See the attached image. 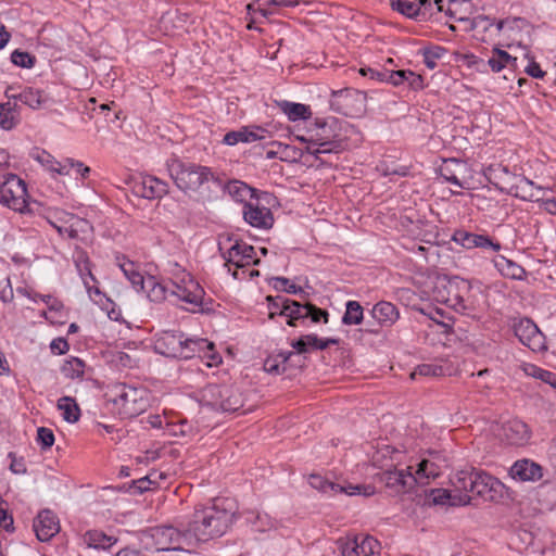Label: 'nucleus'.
Returning a JSON list of instances; mask_svg holds the SVG:
<instances>
[{
	"mask_svg": "<svg viewBox=\"0 0 556 556\" xmlns=\"http://www.w3.org/2000/svg\"><path fill=\"white\" fill-rule=\"evenodd\" d=\"M405 83L408 84V86L414 90L422 89L424 87V80L422 77L418 74H415L412 71H407V78Z\"/></svg>",
	"mask_w": 556,
	"mask_h": 556,
	"instance_id": "nucleus-64",
	"label": "nucleus"
},
{
	"mask_svg": "<svg viewBox=\"0 0 556 556\" xmlns=\"http://www.w3.org/2000/svg\"><path fill=\"white\" fill-rule=\"evenodd\" d=\"M454 240L466 249L483 248L500 251L501 244L493 242L488 236L476 235L466 231H457L454 235Z\"/></svg>",
	"mask_w": 556,
	"mask_h": 556,
	"instance_id": "nucleus-25",
	"label": "nucleus"
},
{
	"mask_svg": "<svg viewBox=\"0 0 556 556\" xmlns=\"http://www.w3.org/2000/svg\"><path fill=\"white\" fill-rule=\"evenodd\" d=\"M337 543L343 556H371L379 548L377 540L364 534L341 538Z\"/></svg>",
	"mask_w": 556,
	"mask_h": 556,
	"instance_id": "nucleus-12",
	"label": "nucleus"
},
{
	"mask_svg": "<svg viewBox=\"0 0 556 556\" xmlns=\"http://www.w3.org/2000/svg\"><path fill=\"white\" fill-rule=\"evenodd\" d=\"M331 105L336 106V110L344 115H350V104L353 100L359 97V94L351 89L333 90L331 92Z\"/></svg>",
	"mask_w": 556,
	"mask_h": 556,
	"instance_id": "nucleus-34",
	"label": "nucleus"
},
{
	"mask_svg": "<svg viewBox=\"0 0 556 556\" xmlns=\"http://www.w3.org/2000/svg\"><path fill=\"white\" fill-rule=\"evenodd\" d=\"M36 536L39 541L46 542L60 531V523L51 510H42L34 520L33 525Z\"/></svg>",
	"mask_w": 556,
	"mask_h": 556,
	"instance_id": "nucleus-20",
	"label": "nucleus"
},
{
	"mask_svg": "<svg viewBox=\"0 0 556 556\" xmlns=\"http://www.w3.org/2000/svg\"><path fill=\"white\" fill-rule=\"evenodd\" d=\"M496 30L511 40L522 41V30L530 31V25L522 18H507L496 23Z\"/></svg>",
	"mask_w": 556,
	"mask_h": 556,
	"instance_id": "nucleus-28",
	"label": "nucleus"
},
{
	"mask_svg": "<svg viewBox=\"0 0 556 556\" xmlns=\"http://www.w3.org/2000/svg\"><path fill=\"white\" fill-rule=\"evenodd\" d=\"M477 470L472 469L470 471H459L454 480V485L458 491H463V494L469 495L473 485V478L476 477ZM458 494H462L459 492Z\"/></svg>",
	"mask_w": 556,
	"mask_h": 556,
	"instance_id": "nucleus-45",
	"label": "nucleus"
},
{
	"mask_svg": "<svg viewBox=\"0 0 556 556\" xmlns=\"http://www.w3.org/2000/svg\"><path fill=\"white\" fill-rule=\"evenodd\" d=\"M233 513L225 506V502L214 500L210 505L199 504L187 525L190 539L207 542L222 536L232 522Z\"/></svg>",
	"mask_w": 556,
	"mask_h": 556,
	"instance_id": "nucleus-1",
	"label": "nucleus"
},
{
	"mask_svg": "<svg viewBox=\"0 0 556 556\" xmlns=\"http://www.w3.org/2000/svg\"><path fill=\"white\" fill-rule=\"evenodd\" d=\"M267 302H268V308H269V315L268 317L270 319H274L277 315L279 316V311L282 309L283 306L287 305V303H285V301H288L287 298H282V296H271V295H268L266 298Z\"/></svg>",
	"mask_w": 556,
	"mask_h": 556,
	"instance_id": "nucleus-56",
	"label": "nucleus"
},
{
	"mask_svg": "<svg viewBox=\"0 0 556 556\" xmlns=\"http://www.w3.org/2000/svg\"><path fill=\"white\" fill-rule=\"evenodd\" d=\"M11 61L13 64L24 67L30 68L35 64V58L31 56L28 52L14 50L11 54Z\"/></svg>",
	"mask_w": 556,
	"mask_h": 556,
	"instance_id": "nucleus-52",
	"label": "nucleus"
},
{
	"mask_svg": "<svg viewBox=\"0 0 556 556\" xmlns=\"http://www.w3.org/2000/svg\"><path fill=\"white\" fill-rule=\"evenodd\" d=\"M270 132L261 126H243L238 130H232L224 136V143L235 146L239 142L251 143L260 140H266Z\"/></svg>",
	"mask_w": 556,
	"mask_h": 556,
	"instance_id": "nucleus-18",
	"label": "nucleus"
},
{
	"mask_svg": "<svg viewBox=\"0 0 556 556\" xmlns=\"http://www.w3.org/2000/svg\"><path fill=\"white\" fill-rule=\"evenodd\" d=\"M174 266L177 271L172 273L170 296H175L179 301L192 306V311H194L195 307H202L205 295L204 289L191 274L179 269L178 264Z\"/></svg>",
	"mask_w": 556,
	"mask_h": 556,
	"instance_id": "nucleus-5",
	"label": "nucleus"
},
{
	"mask_svg": "<svg viewBox=\"0 0 556 556\" xmlns=\"http://www.w3.org/2000/svg\"><path fill=\"white\" fill-rule=\"evenodd\" d=\"M511 191H514L515 197L532 202H540L545 194L543 188L535 186L533 181L526 177H519L517 182L511 186Z\"/></svg>",
	"mask_w": 556,
	"mask_h": 556,
	"instance_id": "nucleus-26",
	"label": "nucleus"
},
{
	"mask_svg": "<svg viewBox=\"0 0 556 556\" xmlns=\"http://www.w3.org/2000/svg\"><path fill=\"white\" fill-rule=\"evenodd\" d=\"M43 303H46L48 305V308H49V313H54V314H59L60 316L62 315V312H63V308H64V305L63 303L53 298L52 295H37Z\"/></svg>",
	"mask_w": 556,
	"mask_h": 556,
	"instance_id": "nucleus-59",
	"label": "nucleus"
},
{
	"mask_svg": "<svg viewBox=\"0 0 556 556\" xmlns=\"http://www.w3.org/2000/svg\"><path fill=\"white\" fill-rule=\"evenodd\" d=\"M427 503L432 505L465 506L470 504L471 496L455 494L446 489H431L426 491Z\"/></svg>",
	"mask_w": 556,
	"mask_h": 556,
	"instance_id": "nucleus-22",
	"label": "nucleus"
},
{
	"mask_svg": "<svg viewBox=\"0 0 556 556\" xmlns=\"http://www.w3.org/2000/svg\"><path fill=\"white\" fill-rule=\"evenodd\" d=\"M317 342V336L312 333L293 341L291 345L298 353L302 354L308 352L311 349L314 350V344Z\"/></svg>",
	"mask_w": 556,
	"mask_h": 556,
	"instance_id": "nucleus-51",
	"label": "nucleus"
},
{
	"mask_svg": "<svg viewBox=\"0 0 556 556\" xmlns=\"http://www.w3.org/2000/svg\"><path fill=\"white\" fill-rule=\"evenodd\" d=\"M285 303H287V305L279 311V316H286L289 326H295L296 320L308 318L311 308H307V304L302 305L290 299L285 301Z\"/></svg>",
	"mask_w": 556,
	"mask_h": 556,
	"instance_id": "nucleus-30",
	"label": "nucleus"
},
{
	"mask_svg": "<svg viewBox=\"0 0 556 556\" xmlns=\"http://www.w3.org/2000/svg\"><path fill=\"white\" fill-rule=\"evenodd\" d=\"M378 479L393 495L407 493L417 483L410 467L384 470L378 475Z\"/></svg>",
	"mask_w": 556,
	"mask_h": 556,
	"instance_id": "nucleus-11",
	"label": "nucleus"
},
{
	"mask_svg": "<svg viewBox=\"0 0 556 556\" xmlns=\"http://www.w3.org/2000/svg\"><path fill=\"white\" fill-rule=\"evenodd\" d=\"M525 72L533 78H543L546 74L541 70L540 64L536 63L533 59H531L529 64L525 67Z\"/></svg>",
	"mask_w": 556,
	"mask_h": 556,
	"instance_id": "nucleus-62",
	"label": "nucleus"
},
{
	"mask_svg": "<svg viewBox=\"0 0 556 556\" xmlns=\"http://www.w3.org/2000/svg\"><path fill=\"white\" fill-rule=\"evenodd\" d=\"M119 268L124 273L125 277L134 286V288H136L138 291L146 288L147 279H144L142 274L138 270V266L134 262L125 260L119 263Z\"/></svg>",
	"mask_w": 556,
	"mask_h": 556,
	"instance_id": "nucleus-39",
	"label": "nucleus"
},
{
	"mask_svg": "<svg viewBox=\"0 0 556 556\" xmlns=\"http://www.w3.org/2000/svg\"><path fill=\"white\" fill-rule=\"evenodd\" d=\"M229 194L239 202H252L255 199V189L251 188L242 181H231L227 186Z\"/></svg>",
	"mask_w": 556,
	"mask_h": 556,
	"instance_id": "nucleus-38",
	"label": "nucleus"
},
{
	"mask_svg": "<svg viewBox=\"0 0 556 556\" xmlns=\"http://www.w3.org/2000/svg\"><path fill=\"white\" fill-rule=\"evenodd\" d=\"M441 475V466L431 459H424L419 463L414 477L419 484H426L430 479Z\"/></svg>",
	"mask_w": 556,
	"mask_h": 556,
	"instance_id": "nucleus-35",
	"label": "nucleus"
},
{
	"mask_svg": "<svg viewBox=\"0 0 556 556\" xmlns=\"http://www.w3.org/2000/svg\"><path fill=\"white\" fill-rule=\"evenodd\" d=\"M18 100L33 110H39L50 101V98L45 91L29 87L18 93Z\"/></svg>",
	"mask_w": 556,
	"mask_h": 556,
	"instance_id": "nucleus-31",
	"label": "nucleus"
},
{
	"mask_svg": "<svg viewBox=\"0 0 556 556\" xmlns=\"http://www.w3.org/2000/svg\"><path fill=\"white\" fill-rule=\"evenodd\" d=\"M138 192L146 199H161L168 193L167 182L154 176H144L137 185Z\"/></svg>",
	"mask_w": 556,
	"mask_h": 556,
	"instance_id": "nucleus-24",
	"label": "nucleus"
},
{
	"mask_svg": "<svg viewBox=\"0 0 556 556\" xmlns=\"http://www.w3.org/2000/svg\"><path fill=\"white\" fill-rule=\"evenodd\" d=\"M18 122V112L16 104L10 101L0 103V127L4 130H11Z\"/></svg>",
	"mask_w": 556,
	"mask_h": 556,
	"instance_id": "nucleus-40",
	"label": "nucleus"
},
{
	"mask_svg": "<svg viewBox=\"0 0 556 556\" xmlns=\"http://www.w3.org/2000/svg\"><path fill=\"white\" fill-rule=\"evenodd\" d=\"M308 482L312 488L319 490L326 494L344 493L348 495L363 494L365 496H370L375 493V488L371 485H341L339 483L330 482L319 475H311L308 478Z\"/></svg>",
	"mask_w": 556,
	"mask_h": 556,
	"instance_id": "nucleus-13",
	"label": "nucleus"
},
{
	"mask_svg": "<svg viewBox=\"0 0 556 556\" xmlns=\"http://www.w3.org/2000/svg\"><path fill=\"white\" fill-rule=\"evenodd\" d=\"M493 26L496 27V23L485 15H478L470 21V28L476 33H479L480 30L486 31Z\"/></svg>",
	"mask_w": 556,
	"mask_h": 556,
	"instance_id": "nucleus-54",
	"label": "nucleus"
},
{
	"mask_svg": "<svg viewBox=\"0 0 556 556\" xmlns=\"http://www.w3.org/2000/svg\"><path fill=\"white\" fill-rule=\"evenodd\" d=\"M152 538L157 549H179L182 542L190 540L187 528L180 531L172 526H162L152 529Z\"/></svg>",
	"mask_w": 556,
	"mask_h": 556,
	"instance_id": "nucleus-14",
	"label": "nucleus"
},
{
	"mask_svg": "<svg viewBox=\"0 0 556 556\" xmlns=\"http://www.w3.org/2000/svg\"><path fill=\"white\" fill-rule=\"evenodd\" d=\"M37 442L42 450H48L54 444L53 431L46 427H39L37 430Z\"/></svg>",
	"mask_w": 556,
	"mask_h": 556,
	"instance_id": "nucleus-53",
	"label": "nucleus"
},
{
	"mask_svg": "<svg viewBox=\"0 0 556 556\" xmlns=\"http://www.w3.org/2000/svg\"><path fill=\"white\" fill-rule=\"evenodd\" d=\"M244 220L255 228L269 229L274 225V216L269 208L260 206L257 199L255 202H247L243 206Z\"/></svg>",
	"mask_w": 556,
	"mask_h": 556,
	"instance_id": "nucleus-17",
	"label": "nucleus"
},
{
	"mask_svg": "<svg viewBox=\"0 0 556 556\" xmlns=\"http://www.w3.org/2000/svg\"><path fill=\"white\" fill-rule=\"evenodd\" d=\"M511 328L519 341L533 352H543L546 350L545 337L531 319H514Z\"/></svg>",
	"mask_w": 556,
	"mask_h": 556,
	"instance_id": "nucleus-10",
	"label": "nucleus"
},
{
	"mask_svg": "<svg viewBox=\"0 0 556 556\" xmlns=\"http://www.w3.org/2000/svg\"><path fill=\"white\" fill-rule=\"evenodd\" d=\"M83 539H84V543L88 547H92V548L105 549V548L111 547L115 543V540L112 536H108L105 533L98 531V530L87 531L84 534Z\"/></svg>",
	"mask_w": 556,
	"mask_h": 556,
	"instance_id": "nucleus-41",
	"label": "nucleus"
},
{
	"mask_svg": "<svg viewBox=\"0 0 556 556\" xmlns=\"http://www.w3.org/2000/svg\"><path fill=\"white\" fill-rule=\"evenodd\" d=\"M417 375L425 377H440L444 375V369L442 366L437 364H421L418 365L410 374V378L415 379Z\"/></svg>",
	"mask_w": 556,
	"mask_h": 556,
	"instance_id": "nucleus-48",
	"label": "nucleus"
},
{
	"mask_svg": "<svg viewBox=\"0 0 556 556\" xmlns=\"http://www.w3.org/2000/svg\"><path fill=\"white\" fill-rule=\"evenodd\" d=\"M363 307L357 301H349L346 309L342 317L344 325H359L363 320Z\"/></svg>",
	"mask_w": 556,
	"mask_h": 556,
	"instance_id": "nucleus-44",
	"label": "nucleus"
},
{
	"mask_svg": "<svg viewBox=\"0 0 556 556\" xmlns=\"http://www.w3.org/2000/svg\"><path fill=\"white\" fill-rule=\"evenodd\" d=\"M290 355H292L291 352L288 353L287 355L280 354V356L282 357L281 364H278L276 359H271V358L266 359L264 363L265 370L270 374H280V372L285 371V369H286L285 364L288 361Z\"/></svg>",
	"mask_w": 556,
	"mask_h": 556,
	"instance_id": "nucleus-57",
	"label": "nucleus"
},
{
	"mask_svg": "<svg viewBox=\"0 0 556 556\" xmlns=\"http://www.w3.org/2000/svg\"><path fill=\"white\" fill-rule=\"evenodd\" d=\"M407 78V71H384L377 73V80L388 81L393 86H400L405 83Z\"/></svg>",
	"mask_w": 556,
	"mask_h": 556,
	"instance_id": "nucleus-49",
	"label": "nucleus"
},
{
	"mask_svg": "<svg viewBox=\"0 0 556 556\" xmlns=\"http://www.w3.org/2000/svg\"><path fill=\"white\" fill-rule=\"evenodd\" d=\"M148 298L152 302H163L170 295V283L157 281L154 277H148L146 281Z\"/></svg>",
	"mask_w": 556,
	"mask_h": 556,
	"instance_id": "nucleus-36",
	"label": "nucleus"
},
{
	"mask_svg": "<svg viewBox=\"0 0 556 556\" xmlns=\"http://www.w3.org/2000/svg\"><path fill=\"white\" fill-rule=\"evenodd\" d=\"M203 401L215 409L237 412L243 406L242 393L230 386L208 384L202 392Z\"/></svg>",
	"mask_w": 556,
	"mask_h": 556,
	"instance_id": "nucleus-9",
	"label": "nucleus"
},
{
	"mask_svg": "<svg viewBox=\"0 0 556 556\" xmlns=\"http://www.w3.org/2000/svg\"><path fill=\"white\" fill-rule=\"evenodd\" d=\"M509 475L515 480L534 482L543 477V469L538 463L525 458L517 460L510 467Z\"/></svg>",
	"mask_w": 556,
	"mask_h": 556,
	"instance_id": "nucleus-21",
	"label": "nucleus"
},
{
	"mask_svg": "<svg viewBox=\"0 0 556 556\" xmlns=\"http://www.w3.org/2000/svg\"><path fill=\"white\" fill-rule=\"evenodd\" d=\"M84 367L85 365L83 361L79 358H72L63 364L61 370L65 377L74 379L84 375Z\"/></svg>",
	"mask_w": 556,
	"mask_h": 556,
	"instance_id": "nucleus-47",
	"label": "nucleus"
},
{
	"mask_svg": "<svg viewBox=\"0 0 556 556\" xmlns=\"http://www.w3.org/2000/svg\"><path fill=\"white\" fill-rule=\"evenodd\" d=\"M255 250L252 245L236 240L223 254L226 265H233L236 268H243L250 265H258L260 260L255 258Z\"/></svg>",
	"mask_w": 556,
	"mask_h": 556,
	"instance_id": "nucleus-15",
	"label": "nucleus"
},
{
	"mask_svg": "<svg viewBox=\"0 0 556 556\" xmlns=\"http://www.w3.org/2000/svg\"><path fill=\"white\" fill-rule=\"evenodd\" d=\"M0 203L15 212L25 213L28 204L24 180L15 174L0 176Z\"/></svg>",
	"mask_w": 556,
	"mask_h": 556,
	"instance_id": "nucleus-8",
	"label": "nucleus"
},
{
	"mask_svg": "<svg viewBox=\"0 0 556 556\" xmlns=\"http://www.w3.org/2000/svg\"><path fill=\"white\" fill-rule=\"evenodd\" d=\"M154 350L156 353L167 357L191 358L195 353L203 352L204 357L210 358L213 364H218L222 358L214 352V343L206 339H187L182 333L174 331H163L154 340Z\"/></svg>",
	"mask_w": 556,
	"mask_h": 556,
	"instance_id": "nucleus-2",
	"label": "nucleus"
},
{
	"mask_svg": "<svg viewBox=\"0 0 556 556\" xmlns=\"http://www.w3.org/2000/svg\"><path fill=\"white\" fill-rule=\"evenodd\" d=\"M500 435L510 445L523 446L529 443L532 431L519 418H513L502 424Z\"/></svg>",
	"mask_w": 556,
	"mask_h": 556,
	"instance_id": "nucleus-16",
	"label": "nucleus"
},
{
	"mask_svg": "<svg viewBox=\"0 0 556 556\" xmlns=\"http://www.w3.org/2000/svg\"><path fill=\"white\" fill-rule=\"evenodd\" d=\"M307 308H311L308 317L312 319L313 323H318L321 317L324 318V323L328 321L327 311L318 308L315 305L309 304V303L307 304Z\"/></svg>",
	"mask_w": 556,
	"mask_h": 556,
	"instance_id": "nucleus-63",
	"label": "nucleus"
},
{
	"mask_svg": "<svg viewBox=\"0 0 556 556\" xmlns=\"http://www.w3.org/2000/svg\"><path fill=\"white\" fill-rule=\"evenodd\" d=\"M371 316L380 326L390 327L399 319L400 314L394 304L381 301L374 305Z\"/></svg>",
	"mask_w": 556,
	"mask_h": 556,
	"instance_id": "nucleus-29",
	"label": "nucleus"
},
{
	"mask_svg": "<svg viewBox=\"0 0 556 556\" xmlns=\"http://www.w3.org/2000/svg\"><path fill=\"white\" fill-rule=\"evenodd\" d=\"M434 4L437 5V10L439 12L444 11L448 16L457 21H466V17L459 14L460 7L468 5V2L466 0H451L448 1L446 9L443 5V0H434Z\"/></svg>",
	"mask_w": 556,
	"mask_h": 556,
	"instance_id": "nucleus-46",
	"label": "nucleus"
},
{
	"mask_svg": "<svg viewBox=\"0 0 556 556\" xmlns=\"http://www.w3.org/2000/svg\"><path fill=\"white\" fill-rule=\"evenodd\" d=\"M529 554L538 556H556L554 533L548 529H535Z\"/></svg>",
	"mask_w": 556,
	"mask_h": 556,
	"instance_id": "nucleus-23",
	"label": "nucleus"
},
{
	"mask_svg": "<svg viewBox=\"0 0 556 556\" xmlns=\"http://www.w3.org/2000/svg\"><path fill=\"white\" fill-rule=\"evenodd\" d=\"M445 49L442 47L425 48L422 50L424 63L430 70L437 67V61L443 56Z\"/></svg>",
	"mask_w": 556,
	"mask_h": 556,
	"instance_id": "nucleus-50",
	"label": "nucleus"
},
{
	"mask_svg": "<svg viewBox=\"0 0 556 556\" xmlns=\"http://www.w3.org/2000/svg\"><path fill=\"white\" fill-rule=\"evenodd\" d=\"M56 406L62 413V417L65 421L74 424L79 420L80 408L75 399L71 396H63L59 399Z\"/></svg>",
	"mask_w": 556,
	"mask_h": 556,
	"instance_id": "nucleus-37",
	"label": "nucleus"
},
{
	"mask_svg": "<svg viewBox=\"0 0 556 556\" xmlns=\"http://www.w3.org/2000/svg\"><path fill=\"white\" fill-rule=\"evenodd\" d=\"M530 375L542 380L545 383H548L549 386H552L553 388L556 389V374L545 370V369H542L540 367L533 366L531 368Z\"/></svg>",
	"mask_w": 556,
	"mask_h": 556,
	"instance_id": "nucleus-55",
	"label": "nucleus"
},
{
	"mask_svg": "<svg viewBox=\"0 0 556 556\" xmlns=\"http://www.w3.org/2000/svg\"><path fill=\"white\" fill-rule=\"evenodd\" d=\"M426 2H418V0H392L391 5L393 10L408 17L420 16L422 5Z\"/></svg>",
	"mask_w": 556,
	"mask_h": 556,
	"instance_id": "nucleus-43",
	"label": "nucleus"
},
{
	"mask_svg": "<svg viewBox=\"0 0 556 556\" xmlns=\"http://www.w3.org/2000/svg\"><path fill=\"white\" fill-rule=\"evenodd\" d=\"M532 540H534V531L517 529L510 534L509 546L518 553L529 554Z\"/></svg>",
	"mask_w": 556,
	"mask_h": 556,
	"instance_id": "nucleus-32",
	"label": "nucleus"
},
{
	"mask_svg": "<svg viewBox=\"0 0 556 556\" xmlns=\"http://www.w3.org/2000/svg\"><path fill=\"white\" fill-rule=\"evenodd\" d=\"M338 123L334 118L329 122L316 121L308 130L307 137L299 136L298 139L307 142V153L318 157L319 154L339 153L349 148L345 137L334 131Z\"/></svg>",
	"mask_w": 556,
	"mask_h": 556,
	"instance_id": "nucleus-3",
	"label": "nucleus"
},
{
	"mask_svg": "<svg viewBox=\"0 0 556 556\" xmlns=\"http://www.w3.org/2000/svg\"><path fill=\"white\" fill-rule=\"evenodd\" d=\"M167 170L175 185L182 191H198L203 185L214 178L206 166L184 163L177 159L168 160Z\"/></svg>",
	"mask_w": 556,
	"mask_h": 556,
	"instance_id": "nucleus-4",
	"label": "nucleus"
},
{
	"mask_svg": "<svg viewBox=\"0 0 556 556\" xmlns=\"http://www.w3.org/2000/svg\"><path fill=\"white\" fill-rule=\"evenodd\" d=\"M274 287L276 289H281L287 293L296 294L302 291L301 287H298L294 283H290L289 279L285 277H276L274 278Z\"/></svg>",
	"mask_w": 556,
	"mask_h": 556,
	"instance_id": "nucleus-58",
	"label": "nucleus"
},
{
	"mask_svg": "<svg viewBox=\"0 0 556 556\" xmlns=\"http://www.w3.org/2000/svg\"><path fill=\"white\" fill-rule=\"evenodd\" d=\"M282 112L288 116V118L292 122L298 119H306L311 116L309 106L302 103H293L288 101H282L279 103Z\"/></svg>",
	"mask_w": 556,
	"mask_h": 556,
	"instance_id": "nucleus-42",
	"label": "nucleus"
},
{
	"mask_svg": "<svg viewBox=\"0 0 556 556\" xmlns=\"http://www.w3.org/2000/svg\"><path fill=\"white\" fill-rule=\"evenodd\" d=\"M113 404L117 407L123 418H132L147 408V392L143 388H135L125 383H118L112 388Z\"/></svg>",
	"mask_w": 556,
	"mask_h": 556,
	"instance_id": "nucleus-6",
	"label": "nucleus"
},
{
	"mask_svg": "<svg viewBox=\"0 0 556 556\" xmlns=\"http://www.w3.org/2000/svg\"><path fill=\"white\" fill-rule=\"evenodd\" d=\"M469 290L470 286L466 280L458 278L438 279L433 289V298L456 312H465L467 309L466 296Z\"/></svg>",
	"mask_w": 556,
	"mask_h": 556,
	"instance_id": "nucleus-7",
	"label": "nucleus"
},
{
	"mask_svg": "<svg viewBox=\"0 0 556 556\" xmlns=\"http://www.w3.org/2000/svg\"><path fill=\"white\" fill-rule=\"evenodd\" d=\"M65 217L66 219L61 225L51 223L61 236L77 239L80 233L87 232L89 229V223L86 219L71 214H65Z\"/></svg>",
	"mask_w": 556,
	"mask_h": 556,
	"instance_id": "nucleus-27",
	"label": "nucleus"
},
{
	"mask_svg": "<svg viewBox=\"0 0 556 556\" xmlns=\"http://www.w3.org/2000/svg\"><path fill=\"white\" fill-rule=\"evenodd\" d=\"M502 483L496 478L484 471H478L473 478V485L470 493L482 497L485 501H494L501 492Z\"/></svg>",
	"mask_w": 556,
	"mask_h": 556,
	"instance_id": "nucleus-19",
	"label": "nucleus"
},
{
	"mask_svg": "<svg viewBox=\"0 0 556 556\" xmlns=\"http://www.w3.org/2000/svg\"><path fill=\"white\" fill-rule=\"evenodd\" d=\"M76 161L73 159H66L64 162L56 163V166L51 165L50 170L60 175H70L71 169L76 168Z\"/></svg>",
	"mask_w": 556,
	"mask_h": 556,
	"instance_id": "nucleus-60",
	"label": "nucleus"
},
{
	"mask_svg": "<svg viewBox=\"0 0 556 556\" xmlns=\"http://www.w3.org/2000/svg\"><path fill=\"white\" fill-rule=\"evenodd\" d=\"M488 64L494 73H497L505 67H511L513 70L518 67L517 58L511 56L506 51L498 48L493 49L492 55L488 60Z\"/></svg>",
	"mask_w": 556,
	"mask_h": 556,
	"instance_id": "nucleus-33",
	"label": "nucleus"
},
{
	"mask_svg": "<svg viewBox=\"0 0 556 556\" xmlns=\"http://www.w3.org/2000/svg\"><path fill=\"white\" fill-rule=\"evenodd\" d=\"M50 349H51L52 353L61 355L68 351L70 345L65 339L56 338V339L52 340V342L50 344Z\"/></svg>",
	"mask_w": 556,
	"mask_h": 556,
	"instance_id": "nucleus-61",
	"label": "nucleus"
}]
</instances>
